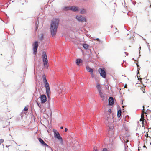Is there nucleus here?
Instances as JSON below:
<instances>
[{
    "instance_id": "nucleus-41",
    "label": "nucleus",
    "mask_w": 151,
    "mask_h": 151,
    "mask_svg": "<svg viewBox=\"0 0 151 151\" xmlns=\"http://www.w3.org/2000/svg\"><path fill=\"white\" fill-rule=\"evenodd\" d=\"M7 18L8 19L9 18V17L8 16H7Z\"/></svg>"
},
{
    "instance_id": "nucleus-2",
    "label": "nucleus",
    "mask_w": 151,
    "mask_h": 151,
    "mask_svg": "<svg viewBox=\"0 0 151 151\" xmlns=\"http://www.w3.org/2000/svg\"><path fill=\"white\" fill-rule=\"evenodd\" d=\"M43 61L44 62V65L45 67H46L47 68V64L48 63V60L47 59V57L46 55V53L43 52V55L42 56Z\"/></svg>"
},
{
    "instance_id": "nucleus-15",
    "label": "nucleus",
    "mask_w": 151,
    "mask_h": 151,
    "mask_svg": "<svg viewBox=\"0 0 151 151\" xmlns=\"http://www.w3.org/2000/svg\"><path fill=\"white\" fill-rule=\"evenodd\" d=\"M86 69L88 72H90V73L93 72V70L90 67L88 66L86 67Z\"/></svg>"
},
{
    "instance_id": "nucleus-18",
    "label": "nucleus",
    "mask_w": 151,
    "mask_h": 151,
    "mask_svg": "<svg viewBox=\"0 0 151 151\" xmlns=\"http://www.w3.org/2000/svg\"><path fill=\"white\" fill-rule=\"evenodd\" d=\"M121 111L120 110H119L117 112V116L118 117H119L121 116Z\"/></svg>"
},
{
    "instance_id": "nucleus-29",
    "label": "nucleus",
    "mask_w": 151,
    "mask_h": 151,
    "mask_svg": "<svg viewBox=\"0 0 151 151\" xmlns=\"http://www.w3.org/2000/svg\"><path fill=\"white\" fill-rule=\"evenodd\" d=\"M28 109V107H25L24 109V110L25 111H27Z\"/></svg>"
},
{
    "instance_id": "nucleus-38",
    "label": "nucleus",
    "mask_w": 151,
    "mask_h": 151,
    "mask_svg": "<svg viewBox=\"0 0 151 151\" xmlns=\"http://www.w3.org/2000/svg\"><path fill=\"white\" fill-rule=\"evenodd\" d=\"M129 142V140H127L125 142L126 143H127V142Z\"/></svg>"
},
{
    "instance_id": "nucleus-4",
    "label": "nucleus",
    "mask_w": 151,
    "mask_h": 151,
    "mask_svg": "<svg viewBox=\"0 0 151 151\" xmlns=\"http://www.w3.org/2000/svg\"><path fill=\"white\" fill-rule=\"evenodd\" d=\"M98 71L100 75L103 78H105L106 77V73L104 68H99Z\"/></svg>"
},
{
    "instance_id": "nucleus-45",
    "label": "nucleus",
    "mask_w": 151,
    "mask_h": 151,
    "mask_svg": "<svg viewBox=\"0 0 151 151\" xmlns=\"http://www.w3.org/2000/svg\"><path fill=\"white\" fill-rule=\"evenodd\" d=\"M150 66L151 67V64H150Z\"/></svg>"
},
{
    "instance_id": "nucleus-3",
    "label": "nucleus",
    "mask_w": 151,
    "mask_h": 151,
    "mask_svg": "<svg viewBox=\"0 0 151 151\" xmlns=\"http://www.w3.org/2000/svg\"><path fill=\"white\" fill-rule=\"evenodd\" d=\"M64 9L65 10H70L74 12H76L79 10L78 8L75 6L65 7Z\"/></svg>"
},
{
    "instance_id": "nucleus-32",
    "label": "nucleus",
    "mask_w": 151,
    "mask_h": 151,
    "mask_svg": "<svg viewBox=\"0 0 151 151\" xmlns=\"http://www.w3.org/2000/svg\"><path fill=\"white\" fill-rule=\"evenodd\" d=\"M97 41H98L99 42H100V40H99V39L98 38H96V39H95Z\"/></svg>"
},
{
    "instance_id": "nucleus-1",
    "label": "nucleus",
    "mask_w": 151,
    "mask_h": 151,
    "mask_svg": "<svg viewBox=\"0 0 151 151\" xmlns=\"http://www.w3.org/2000/svg\"><path fill=\"white\" fill-rule=\"evenodd\" d=\"M59 22V19H53L51 21L50 30L51 34L52 36H55L56 33Z\"/></svg>"
},
{
    "instance_id": "nucleus-23",
    "label": "nucleus",
    "mask_w": 151,
    "mask_h": 151,
    "mask_svg": "<svg viewBox=\"0 0 151 151\" xmlns=\"http://www.w3.org/2000/svg\"><path fill=\"white\" fill-rule=\"evenodd\" d=\"M143 109L142 111V112L141 113V114H143L144 115V114H146V113L145 112V110L144 109V106H143Z\"/></svg>"
},
{
    "instance_id": "nucleus-9",
    "label": "nucleus",
    "mask_w": 151,
    "mask_h": 151,
    "mask_svg": "<svg viewBox=\"0 0 151 151\" xmlns=\"http://www.w3.org/2000/svg\"><path fill=\"white\" fill-rule=\"evenodd\" d=\"M43 81L45 84V87L46 88H50L49 83H48L46 78V76L44 75L43 76Z\"/></svg>"
},
{
    "instance_id": "nucleus-39",
    "label": "nucleus",
    "mask_w": 151,
    "mask_h": 151,
    "mask_svg": "<svg viewBox=\"0 0 151 151\" xmlns=\"http://www.w3.org/2000/svg\"><path fill=\"white\" fill-rule=\"evenodd\" d=\"M10 146V145H9V146L6 145V147H9Z\"/></svg>"
},
{
    "instance_id": "nucleus-35",
    "label": "nucleus",
    "mask_w": 151,
    "mask_h": 151,
    "mask_svg": "<svg viewBox=\"0 0 151 151\" xmlns=\"http://www.w3.org/2000/svg\"><path fill=\"white\" fill-rule=\"evenodd\" d=\"M145 131H144V132H140V133H141L142 134H143V133H145Z\"/></svg>"
},
{
    "instance_id": "nucleus-26",
    "label": "nucleus",
    "mask_w": 151,
    "mask_h": 151,
    "mask_svg": "<svg viewBox=\"0 0 151 151\" xmlns=\"http://www.w3.org/2000/svg\"><path fill=\"white\" fill-rule=\"evenodd\" d=\"M142 78H138V80H140V82H141V83L142 84H143V85H144V84H143V83L142 82V81L141 80H142Z\"/></svg>"
},
{
    "instance_id": "nucleus-22",
    "label": "nucleus",
    "mask_w": 151,
    "mask_h": 151,
    "mask_svg": "<svg viewBox=\"0 0 151 151\" xmlns=\"http://www.w3.org/2000/svg\"><path fill=\"white\" fill-rule=\"evenodd\" d=\"M142 127H141V129H142L145 130V127H144V122H142Z\"/></svg>"
},
{
    "instance_id": "nucleus-25",
    "label": "nucleus",
    "mask_w": 151,
    "mask_h": 151,
    "mask_svg": "<svg viewBox=\"0 0 151 151\" xmlns=\"http://www.w3.org/2000/svg\"><path fill=\"white\" fill-rule=\"evenodd\" d=\"M39 21H38V22H37V25L36 26V29H35V30L36 31L37 29V28H38V25L39 24Z\"/></svg>"
},
{
    "instance_id": "nucleus-10",
    "label": "nucleus",
    "mask_w": 151,
    "mask_h": 151,
    "mask_svg": "<svg viewBox=\"0 0 151 151\" xmlns=\"http://www.w3.org/2000/svg\"><path fill=\"white\" fill-rule=\"evenodd\" d=\"M38 140L39 142L41 144L44 146H45L47 147H49V146L45 142L40 138H39L38 139Z\"/></svg>"
},
{
    "instance_id": "nucleus-12",
    "label": "nucleus",
    "mask_w": 151,
    "mask_h": 151,
    "mask_svg": "<svg viewBox=\"0 0 151 151\" xmlns=\"http://www.w3.org/2000/svg\"><path fill=\"white\" fill-rule=\"evenodd\" d=\"M99 92L100 96L102 98V100H104V97L105 96V94H104L103 93L101 92V91Z\"/></svg>"
},
{
    "instance_id": "nucleus-13",
    "label": "nucleus",
    "mask_w": 151,
    "mask_h": 151,
    "mask_svg": "<svg viewBox=\"0 0 151 151\" xmlns=\"http://www.w3.org/2000/svg\"><path fill=\"white\" fill-rule=\"evenodd\" d=\"M46 88V93L47 94L48 97H50V88Z\"/></svg>"
},
{
    "instance_id": "nucleus-42",
    "label": "nucleus",
    "mask_w": 151,
    "mask_h": 151,
    "mask_svg": "<svg viewBox=\"0 0 151 151\" xmlns=\"http://www.w3.org/2000/svg\"><path fill=\"white\" fill-rule=\"evenodd\" d=\"M144 147H146V146H145V145H144Z\"/></svg>"
},
{
    "instance_id": "nucleus-8",
    "label": "nucleus",
    "mask_w": 151,
    "mask_h": 151,
    "mask_svg": "<svg viewBox=\"0 0 151 151\" xmlns=\"http://www.w3.org/2000/svg\"><path fill=\"white\" fill-rule=\"evenodd\" d=\"M42 103H44L47 101V98L45 95H42L40 97Z\"/></svg>"
},
{
    "instance_id": "nucleus-14",
    "label": "nucleus",
    "mask_w": 151,
    "mask_h": 151,
    "mask_svg": "<svg viewBox=\"0 0 151 151\" xmlns=\"http://www.w3.org/2000/svg\"><path fill=\"white\" fill-rule=\"evenodd\" d=\"M96 87L97 90H98V92L101 91V86L99 83H97L96 84Z\"/></svg>"
},
{
    "instance_id": "nucleus-17",
    "label": "nucleus",
    "mask_w": 151,
    "mask_h": 151,
    "mask_svg": "<svg viewBox=\"0 0 151 151\" xmlns=\"http://www.w3.org/2000/svg\"><path fill=\"white\" fill-rule=\"evenodd\" d=\"M145 120L144 115L143 114H141V118L140 119V121L142 122H144Z\"/></svg>"
},
{
    "instance_id": "nucleus-43",
    "label": "nucleus",
    "mask_w": 151,
    "mask_h": 151,
    "mask_svg": "<svg viewBox=\"0 0 151 151\" xmlns=\"http://www.w3.org/2000/svg\"><path fill=\"white\" fill-rule=\"evenodd\" d=\"M10 123V122H9L8 123H8Z\"/></svg>"
},
{
    "instance_id": "nucleus-6",
    "label": "nucleus",
    "mask_w": 151,
    "mask_h": 151,
    "mask_svg": "<svg viewBox=\"0 0 151 151\" xmlns=\"http://www.w3.org/2000/svg\"><path fill=\"white\" fill-rule=\"evenodd\" d=\"M34 54L35 55L37 53L38 47V43L37 41H35L33 45Z\"/></svg>"
},
{
    "instance_id": "nucleus-30",
    "label": "nucleus",
    "mask_w": 151,
    "mask_h": 151,
    "mask_svg": "<svg viewBox=\"0 0 151 151\" xmlns=\"http://www.w3.org/2000/svg\"><path fill=\"white\" fill-rule=\"evenodd\" d=\"M102 151H107V150L106 148H104L103 149V150H102Z\"/></svg>"
},
{
    "instance_id": "nucleus-24",
    "label": "nucleus",
    "mask_w": 151,
    "mask_h": 151,
    "mask_svg": "<svg viewBox=\"0 0 151 151\" xmlns=\"http://www.w3.org/2000/svg\"><path fill=\"white\" fill-rule=\"evenodd\" d=\"M147 130H148V129H147V131H146V134L145 135V136L146 137H148V134L147 133Z\"/></svg>"
},
{
    "instance_id": "nucleus-7",
    "label": "nucleus",
    "mask_w": 151,
    "mask_h": 151,
    "mask_svg": "<svg viewBox=\"0 0 151 151\" xmlns=\"http://www.w3.org/2000/svg\"><path fill=\"white\" fill-rule=\"evenodd\" d=\"M76 18L77 19L79 22H86L85 18L81 15L77 16Z\"/></svg>"
},
{
    "instance_id": "nucleus-16",
    "label": "nucleus",
    "mask_w": 151,
    "mask_h": 151,
    "mask_svg": "<svg viewBox=\"0 0 151 151\" xmlns=\"http://www.w3.org/2000/svg\"><path fill=\"white\" fill-rule=\"evenodd\" d=\"M82 62V60L80 59H77L76 60V62L77 65H78Z\"/></svg>"
},
{
    "instance_id": "nucleus-28",
    "label": "nucleus",
    "mask_w": 151,
    "mask_h": 151,
    "mask_svg": "<svg viewBox=\"0 0 151 151\" xmlns=\"http://www.w3.org/2000/svg\"><path fill=\"white\" fill-rule=\"evenodd\" d=\"M93 72H92L91 73V77L92 78H93L94 77V75L93 73Z\"/></svg>"
},
{
    "instance_id": "nucleus-31",
    "label": "nucleus",
    "mask_w": 151,
    "mask_h": 151,
    "mask_svg": "<svg viewBox=\"0 0 151 151\" xmlns=\"http://www.w3.org/2000/svg\"><path fill=\"white\" fill-rule=\"evenodd\" d=\"M108 112L109 113H111V109H109L108 110Z\"/></svg>"
},
{
    "instance_id": "nucleus-34",
    "label": "nucleus",
    "mask_w": 151,
    "mask_h": 151,
    "mask_svg": "<svg viewBox=\"0 0 151 151\" xmlns=\"http://www.w3.org/2000/svg\"><path fill=\"white\" fill-rule=\"evenodd\" d=\"M124 87L125 88H127V86L126 84L125 85Z\"/></svg>"
},
{
    "instance_id": "nucleus-20",
    "label": "nucleus",
    "mask_w": 151,
    "mask_h": 151,
    "mask_svg": "<svg viewBox=\"0 0 151 151\" xmlns=\"http://www.w3.org/2000/svg\"><path fill=\"white\" fill-rule=\"evenodd\" d=\"M66 89V88H65V86H63V87H62V90H61V91H59V93L60 94V93H62V91H65Z\"/></svg>"
},
{
    "instance_id": "nucleus-40",
    "label": "nucleus",
    "mask_w": 151,
    "mask_h": 151,
    "mask_svg": "<svg viewBox=\"0 0 151 151\" xmlns=\"http://www.w3.org/2000/svg\"><path fill=\"white\" fill-rule=\"evenodd\" d=\"M2 145L3 146V147H4V145L3 144H2Z\"/></svg>"
},
{
    "instance_id": "nucleus-33",
    "label": "nucleus",
    "mask_w": 151,
    "mask_h": 151,
    "mask_svg": "<svg viewBox=\"0 0 151 151\" xmlns=\"http://www.w3.org/2000/svg\"><path fill=\"white\" fill-rule=\"evenodd\" d=\"M68 131V129L67 128H65V132H66L67 131Z\"/></svg>"
},
{
    "instance_id": "nucleus-5",
    "label": "nucleus",
    "mask_w": 151,
    "mask_h": 151,
    "mask_svg": "<svg viewBox=\"0 0 151 151\" xmlns=\"http://www.w3.org/2000/svg\"><path fill=\"white\" fill-rule=\"evenodd\" d=\"M53 131L54 133V137L58 139L59 140H62V138L60 136V134H59L58 132L56 130L53 129Z\"/></svg>"
},
{
    "instance_id": "nucleus-27",
    "label": "nucleus",
    "mask_w": 151,
    "mask_h": 151,
    "mask_svg": "<svg viewBox=\"0 0 151 151\" xmlns=\"http://www.w3.org/2000/svg\"><path fill=\"white\" fill-rule=\"evenodd\" d=\"M4 142V140L2 139H0V145H1V143L3 142Z\"/></svg>"
},
{
    "instance_id": "nucleus-44",
    "label": "nucleus",
    "mask_w": 151,
    "mask_h": 151,
    "mask_svg": "<svg viewBox=\"0 0 151 151\" xmlns=\"http://www.w3.org/2000/svg\"><path fill=\"white\" fill-rule=\"evenodd\" d=\"M124 107V106H122V107Z\"/></svg>"
},
{
    "instance_id": "nucleus-21",
    "label": "nucleus",
    "mask_w": 151,
    "mask_h": 151,
    "mask_svg": "<svg viewBox=\"0 0 151 151\" xmlns=\"http://www.w3.org/2000/svg\"><path fill=\"white\" fill-rule=\"evenodd\" d=\"M86 12V10L84 9H82L81 11V13L82 14H84Z\"/></svg>"
},
{
    "instance_id": "nucleus-37",
    "label": "nucleus",
    "mask_w": 151,
    "mask_h": 151,
    "mask_svg": "<svg viewBox=\"0 0 151 151\" xmlns=\"http://www.w3.org/2000/svg\"><path fill=\"white\" fill-rule=\"evenodd\" d=\"M60 129H63V127H62H62H60Z\"/></svg>"
},
{
    "instance_id": "nucleus-11",
    "label": "nucleus",
    "mask_w": 151,
    "mask_h": 151,
    "mask_svg": "<svg viewBox=\"0 0 151 151\" xmlns=\"http://www.w3.org/2000/svg\"><path fill=\"white\" fill-rule=\"evenodd\" d=\"M109 105H112L114 104L113 98L112 97H110L109 99Z\"/></svg>"
},
{
    "instance_id": "nucleus-36",
    "label": "nucleus",
    "mask_w": 151,
    "mask_h": 151,
    "mask_svg": "<svg viewBox=\"0 0 151 151\" xmlns=\"http://www.w3.org/2000/svg\"><path fill=\"white\" fill-rule=\"evenodd\" d=\"M110 116V115L109 114H108L107 115V119Z\"/></svg>"
},
{
    "instance_id": "nucleus-19",
    "label": "nucleus",
    "mask_w": 151,
    "mask_h": 151,
    "mask_svg": "<svg viewBox=\"0 0 151 151\" xmlns=\"http://www.w3.org/2000/svg\"><path fill=\"white\" fill-rule=\"evenodd\" d=\"M83 47L86 49H87L88 47V45L86 44H83Z\"/></svg>"
}]
</instances>
